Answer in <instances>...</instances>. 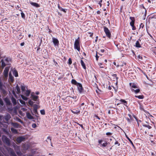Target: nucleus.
I'll return each instance as SVG.
<instances>
[{
    "label": "nucleus",
    "mask_w": 156,
    "mask_h": 156,
    "mask_svg": "<svg viewBox=\"0 0 156 156\" xmlns=\"http://www.w3.org/2000/svg\"><path fill=\"white\" fill-rule=\"evenodd\" d=\"M74 48L78 51H80V37H78L76 40L74 44Z\"/></svg>",
    "instance_id": "f257e3e1"
},
{
    "label": "nucleus",
    "mask_w": 156,
    "mask_h": 156,
    "mask_svg": "<svg viewBox=\"0 0 156 156\" xmlns=\"http://www.w3.org/2000/svg\"><path fill=\"white\" fill-rule=\"evenodd\" d=\"M103 28L104 31L105 32L106 36L108 37L110 39L111 37V34L109 30L107 27L105 26Z\"/></svg>",
    "instance_id": "f03ea898"
},
{
    "label": "nucleus",
    "mask_w": 156,
    "mask_h": 156,
    "mask_svg": "<svg viewBox=\"0 0 156 156\" xmlns=\"http://www.w3.org/2000/svg\"><path fill=\"white\" fill-rule=\"evenodd\" d=\"M76 86H77V89L79 93L80 94L82 93L84 90V89L82 84L80 83H79Z\"/></svg>",
    "instance_id": "7ed1b4c3"
},
{
    "label": "nucleus",
    "mask_w": 156,
    "mask_h": 156,
    "mask_svg": "<svg viewBox=\"0 0 156 156\" xmlns=\"http://www.w3.org/2000/svg\"><path fill=\"white\" fill-rule=\"evenodd\" d=\"M2 140L6 144H7L9 145L10 144V141L9 138L5 136H4L2 137Z\"/></svg>",
    "instance_id": "20e7f679"
},
{
    "label": "nucleus",
    "mask_w": 156,
    "mask_h": 156,
    "mask_svg": "<svg viewBox=\"0 0 156 156\" xmlns=\"http://www.w3.org/2000/svg\"><path fill=\"white\" fill-rule=\"evenodd\" d=\"M25 139V138L23 136H19L18 137L16 140V141L18 143H20L22 141H24Z\"/></svg>",
    "instance_id": "39448f33"
},
{
    "label": "nucleus",
    "mask_w": 156,
    "mask_h": 156,
    "mask_svg": "<svg viewBox=\"0 0 156 156\" xmlns=\"http://www.w3.org/2000/svg\"><path fill=\"white\" fill-rule=\"evenodd\" d=\"M9 69V67H6L3 73L5 77H6L8 76V72Z\"/></svg>",
    "instance_id": "423d86ee"
},
{
    "label": "nucleus",
    "mask_w": 156,
    "mask_h": 156,
    "mask_svg": "<svg viewBox=\"0 0 156 156\" xmlns=\"http://www.w3.org/2000/svg\"><path fill=\"white\" fill-rule=\"evenodd\" d=\"M103 141L102 140H98V143L99 144H101L102 147H105L107 145L108 143L107 141H105L104 143L102 144V143Z\"/></svg>",
    "instance_id": "0eeeda50"
},
{
    "label": "nucleus",
    "mask_w": 156,
    "mask_h": 156,
    "mask_svg": "<svg viewBox=\"0 0 156 156\" xmlns=\"http://www.w3.org/2000/svg\"><path fill=\"white\" fill-rule=\"evenodd\" d=\"M4 100L6 103V105H12L8 97H6L4 98Z\"/></svg>",
    "instance_id": "6e6552de"
},
{
    "label": "nucleus",
    "mask_w": 156,
    "mask_h": 156,
    "mask_svg": "<svg viewBox=\"0 0 156 156\" xmlns=\"http://www.w3.org/2000/svg\"><path fill=\"white\" fill-rule=\"evenodd\" d=\"M53 42L55 46H58L59 41L57 39L54 37L52 38Z\"/></svg>",
    "instance_id": "1a4fd4ad"
},
{
    "label": "nucleus",
    "mask_w": 156,
    "mask_h": 156,
    "mask_svg": "<svg viewBox=\"0 0 156 156\" xmlns=\"http://www.w3.org/2000/svg\"><path fill=\"white\" fill-rule=\"evenodd\" d=\"M34 92H32L31 93V96L32 98V100L35 101H36L37 100L39 96H36L34 94Z\"/></svg>",
    "instance_id": "9d476101"
},
{
    "label": "nucleus",
    "mask_w": 156,
    "mask_h": 156,
    "mask_svg": "<svg viewBox=\"0 0 156 156\" xmlns=\"http://www.w3.org/2000/svg\"><path fill=\"white\" fill-rule=\"evenodd\" d=\"M129 19L131 20V21L130 23V24L131 26L134 25L135 21L134 17H130Z\"/></svg>",
    "instance_id": "9b49d317"
},
{
    "label": "nucleus",
    "mask_w": 156,
    "mask_h": 156,
    "mask_svg": "<svg viewBox=\"0 0 156 156\" xmlns=\"http://www.w3.org/2000/svg\"><path fill=\"white\" fill-rule=\"evenodd\" d=\"M129 85L131 88H137V86L136 84L133 83H130Z\"/></svg>",
    "instance_id": "f8f14e48"
},
{
    "label": "nucleus",
    "mask_w": 156,
    "mask_h": 156,
    "mask_svg": "<svg viewBox=\"0 0 156 156\" xmlns=\"http://www.w3.org/2000/svg\"><path fill=\"white\" fill-rule=\"evenodd\" d=\"M120 101L121 102L120 103H122L125 106L128 107L127 102L126 100L123 99H121L120 100Z\"/></svg>",
    "instance_id": "ddd939ff"
},
{
    "label": "nucleus",
    "mask_w": 156,
    "mask_h": 156,
    "mask_svg": "<svg viewBox=\"0 0 156 156\" xmlns=\"http://www.w3.org/2000/svg\"><path fill=\"white\" fill-rule=\"evenodd\" d=\"M30 3L31 5H32L35 6L36 7L38 8L40 6L38 3H36V2H30Z\"/></svg>",
    "instance_id": "4468645a"
},
{
    "label": "nucleus",
    "mask_w": 156,
    "mask_h": 156,
    "mask_svg": "<svg viewBox=\"0 0 156 156\" xmlns=\"http://www.w3.org/2000/svg\"><path fill=\"white\" fill-rule=\"evenodd\" d=\"M26 116L28 119H34L33 116L29 112H27L26 113Z\"/></svg>",
    "instance_id": "2eb2a0df"
},
{
    "label": "nucleus",
    "mask_w": 156,
    "mask_h": 156,
    "mask_svg": "<svg viewBox=\"0 0 156 156\" xmlns=\"http://www.w3.org/2000/svg\"><path fill=\"white\" fill-rule=\"evenodd\" d=\"M11 100L12 103L14 105H16L17 102L16 100L13 97H12L11 98Z\"/></svg>",
    "instance_id": "dca6fc26"
},
{
    "label": "nucleus",
    "mask_w": 156,
    "mask_h": 156,
    "mask_svg": "<svg viewBox=\"0 0 156 156\" xmlns=\"http://www.w3.org/2000/svg\"><path fill=\"white\" fill-rule=\"evenodd\" d=\"M74 110H71V112L73 114H77L78 113H80V111L79 110H76V109H73Z\"/></svg>",
    "instance_id": "f3484780"
},
{
    "label": "nucleus",
    "mask_w": 156,
    "mask_h": 156,
    "mask_svg": "<svg viewBox=\"0 0 156 156\" xmlns=\"http://www.w3.org/2000/svg\"><path fill=\"white\" fill-rule=\"evenodd\" d=\"M80 63H81V65L82 67H83V68L84 69L86 70V65L83 60H81Z\"/></svg>",
    "instance_id": "a211bd4d"
},
{
    "label": "nucleus",
    "mask_w": 156,
    "mask_h": 156,
    "mask_svg": "<svg viewBox=\"0 0 156 156\" xmlns=\"http://www.w3.org/2000/svg\"><path fill=\"white\" fill-rule=\"evenodd\" d=\"M11 118V116L9 114H7L5 116V119L6 121H8Z\"/></svg>",
    "instance_id": "6ab92c4d"
},
{
    "label": "nucleus",
    "mask_w": 156,
    "mask_h": 156,
    "mask_svg": "<svg viewBox=\"0 0 156 156\" xmlns=\"http://www.w3.org/2000/svg\"><path fill=\"white\" fill-rule=\"evenodd\" d=\"M9 79L12 83L14 81V77L11 73L9 74Z\"/></svg>",
    "instance_id": "aec40b11"
},
{
    "label": "nucleus",
    "mask_w": 156,
    "mask_h": 156,
    "mask_svg": "<svg viewBox=\"0 0 156 156\" xmlns=\"http://www.w3.org/2000/svg\"><path fill=\"white\" fill-rule=\"evenodd\" d=\"M87 99L86 97L84 95H83L81 96L80 100V102H82L83 101H84L85 100H86Z\"/></svg>",
    "instance_id": "412c9836"
},
{
    "label": "nucleus",
    "mask_w": 156,
    "mask_h": 156,
    "mask_svg": "<svg viewBox=\"0 0 156 156\" xmlns=\"http://www.w3.org/2000/svg\"><path fill=\"white\" fill-rule=\"evenodd\" d=\"M140 109L141 111H142L146 113L149 114V113L146 110H145L144 109V107L142 105H141L140 106Z\"/></svg>",
    "instance_id": "4be33fe9"
},
{
    "label": "nucleus",
    "mask_w": 156,
    "mask_h": 156,
    "mask_svg": "<svg viewBox=\"0 0 156 156\" xmlns=\"http://www.w3.org/2000/svg\"><path fill=\"white\" fill-rule=\"evenodd\" d=\"M11 130L12 133L16 134H17L18 133V131L17 130L13 128H11Z\"/></svg>",
    "instance_id": "5701e85b"
},
{
    "label": "nucleus",
    "mask_w": 156,
    "mask_h": 156,
    "mask_svg": "<svg viewBox=\"0 0 156 156\" xmlns=\"http://www.w3.org/2000/svg\"><path fill=\"white\" fill-rule=\"evenodd\" d=\"M151 50L153 53V54L156 55V47H154L151 48Z\"/></svg>",
    "instance_id": "b1692460"
},
{
    "label": "nucleus",
    "mask_w": 156,
    "mask_h": 156,
    "mask_svg": "<svg viewBox=\"0 0 156 156\" xmlns=\"http://www.w3.org/2000/svg\"><path fill=\"white\" fill-rule=\"evenodd\" d=\"M71 83L72 84H74L76 85H78L79 83H78L76 80L74 79H72L71 80Z\"/></svg>",
    "instance_id": "393cba45"
},
{
    "label": "nucleus",
    "mask_w": 156,
    "mask_h": 156,
    "mask_svg": "<svg viewBox=\"0 0 156 156\" xmlns=\"http://www.w3.org/2000/svg\"><path fill=\"white\" fill-rule=\"evenodd\" d=\"M131 90L132 92H134L136 94H137L140 91V90L139 89H137L136 90L131 89Z\"/></svg>",
    "instance_id": "a878e982"
},
{
    "label": "nucleus",
    "mask_w": 156,
    "mask_h": 156,
    "mask_svg": "<svg viewBox=\"0 0 156 156\" xmlns=\"http://www.w3.org/2000/svg\"><path fill=\"white\" fill-rule=\"evenodd\" d=\"M12 124L14 127L16 128H18L19 126V124L16 122H12Z\"/></svg>",
    "instance_id": "bb28decb"
},
{
    "label": "nucleus",
    "mask_w": 156,
    "mask_h": 156,
    "mask_svg": "<svg viewBox=\"0 0 156 156\" xmlns=\"http://www.w3.org/2000/svg\"><path fill=\"white\" fill-rule=\"evenodd\" d=\"M51 139L50 136H48L47 138V140H46V142L48 143L50 142L51 144V146H52L51 142Z\"/></svg>",
    "instance_id": "cd10ccee"
},
{
    "label": "nucleus",
    "mask_w": 156,
    "mask_h": 156,
    "mask_svg": "<svg viewBox=\"0 0 156 156\" xmlns=\"http://www.w3.org/2000/svg\"><path fill=\"white\" fill-rule=\"evenodd\" d=\"M135 46L136 48H140L141 45L138 41H137L135 44Z\"/></svg>",
    "instance_id": "c85d7f7f"
},
{
    "label": "nucleus",
    "mask_w": 156,
    "mask_h": 156,
    "mask_svg": "<svg viewBox=\"0 0 156 156\" xmlns=\"http://www.w3.org/2000/svg\"><path fill=\"white\" fill-rule=\"evenodd\" d=\"M135 97L136 98H137L139 99H143L144 98V96L143 95H138V96L135 95Z\"/></svg>",
    "instance_id": "c756f323"
},
{
    "label": "nucleus",
    "mask_w": 156,
    "mask_h": 156,
    "mask_svg": "<svg viewBox=\"0 0 156 156\" xmlns=\"http://www.w3.org/2000/svg\"><path fill=\"white\" fill-rule=\"evenodd\" d=\"M16 89L17 90V94H20V89L18 85H17L16 87Z\"/></svg>",
    "instance_id": "7c9ffc66"
},
{
    "label": "nucleus",
    "mask_w": 156,
    "mask_h": 156,
    "mask_svg": "<svg viewBox=\"0 0 156 156\" xmlns=\"http://www.w3.org/2000/svg\"><path fill=\"white\" fill-rule=\"evenodd\" d=\"M70 96H67L65 99L64 100H65V102L69 103V102H70Z\"/></svg>",
    "instance_id": "2f4dec72"
},
{
    "label": "nucleus",
    "mask_w": 156,
    "mask_h": 156,
    "mask_svg": "<svg viewBox=\"0 0 156 156\" xmlns=\"http://www.w3.org/2000/svg\"><path fill=\"white\" fill-rule=\"evenodd\" d=\"M1 62L2 67V68H3L6 66L5 63L2 59L1 61Z\"/></svg>",
    "instance_id": "473e14b6"
},
{
    "label": "nucleus",
    "mask_w": 156,
    "mask_h": 156,
    "mask_svg": "<svg viewBox=\"0 0 156 156\" xmlns=\"http://www.w3.org/2000/svg\"><path fill=\"white\" fill-rule=\"evenodd\" d=\"M111 75L113 77L114 79H115L117 80H118V77L117 76L116 74L112 73Z\"/></svg>",
    "instance_id": "72a5a7b5"
},
{
    "label": "nucleus",
    "mask_w": 156,
    "mask_h": 156,
    "mask_svg": "<svg viewBox=\"0 0 156 156\" xmlns=\"http://www.w3.org/2000/svg\"><path fill=\"white\" fill-rule=\"evenodd\" d=\"M30 93V90H27L25 92V94L27 97L29 96V95Z\"/></svg>",
    "instance_id": "f704fd0d"
},
{
    "label": "nucleus",
    "mask_w": 156,
    "mask_h": 156,
    "mask_svg": "<svg viewBox=\"0 0 156 156\" xmlns=\"http://www.w3.org/2000/svg\"><path fill=\"white\" fill-rule=\"evenodd\" d=\"M13 74L16 77H18V72L16 70L14 71Z\"/></svg>",
    "instance_id": "c9c22d12"
},
{
    "label": "nucleus",
    "mask_w": 156,
    "mask_h": 156,
    "mask_svg": "<svg viewBox=\"0 0 156 156\" xmlns=\"http://www.w3.org/2000/svg\"><path fill=\"white\" fill-rule=\"evenodd\" d=\"M143 126L147 128L148 129H151L152 128L149 125H147L145 124H143Z\"/></svg>",
    "instance_id": "e433bc0d"
},
{
    "label": "nucleus",
    "mask_w": 156,
    "mask_h": 156,
    "mask_svg": "<svg viewBox=\"0 0 156 156\" xmlns=\"http://www.w3.org/2000/svg\"><path fill=\"white\" fill-rule=\"evenodd\" d=\"M34 112L36 114H38L37 111V107H34L33 109Z\"/></svg>",
    "instance_id": "4c0bfd02"
},
{
    "label": "nucleus",
    "mask_w": 156,
    "mask_h": 156,
    "mask_svg": "<svg viewBox=\"0 0 156 156\" xmlns=\"http://www.w3.org/2000/svg\"><path fill=\"white\" fill-rule=\"evenodd\" d=\"M21 97L24 100L26 101L27 100L28 98L27 97H25L24 95H21Z\"/></svg>",
    "instance_id": "58836bf2"
},
{
    "label": "nucleus",
    "mask_w": 156,
    "mask_h": 156,
    "mask_svg": "<svg viewBox=\"0 0 156 156\" xmlns=\"http://www.w3.org/2000/svg\"><path fill=\"white\" fill-rule=\"evenodd\" d=\"M28 103L30 105L32 106L33 105L34 102L31 100H30L29 101Z\"/></svg>",
    "instance_id": "ea45409f"
},
{
    "label": "nucleus",
    "mask_w": 156,
    "mask_h": 156,
    "mask_svg": "<svg viewBox=\"0 0 156 156\" xmlns=\"http://www.w3.org/2000/svg\"><path fill=\"white\" fill-rule=\"evenodd\" d=\"M0 105L1 106H3L4 105V103L2 100L0 98Z\"/></svg>",
    "instance_id": "a19ab883"
},
{
    "label": "nucleus",
    "mask_w": 156,
    "mask_h": 156,
    "mask_svg": "<svg viewBox=\"0 0 156 156\" xmlns=\"http://www.w3.org/2000/svg\"><path fill=\"white\" fill-rule=\"evenodd\" d=\"M21 89L22 92H24L25 90V87L24 86H21Z\"/></svg>",
    "instance_id": "79ce46f5"
},
{
    "label": "nucleus",
    "mask_w": 156,
    "mask_h": 156,
    "mask_svg": "<svg viewBox=\"0 0 156 156\" xmlns=\"http://www.w3.org/2000/svg\"><path fill=\"white\" fill-rule=\"evenodd\" d=\"M59 9L61 11H63L65 12H66V11L67 10V9H63L62 7L60 8Z\"/></svg>",
    "instance_id": "37998d69"
},
{
    "label": "nucleus",
    "mask_w": 156,
    "mask_h": 156,
    "mask_svg": "<svg viewBox=\"0 0 156 156\" xmlns=\"http://www.w3.org/2000/svg\"><path fill=\"white\" fill-rule=\"evenodd\" d=\"M20 102L22 105H25V102L24 101H23V100L21 99L20 100Z\"/></svg>",
    "instance_id": "c03bdc74"
},
{
    "label": "nucleus",
    "mask_w": 156,
    "mask_h": 156,
    "mask_svg": "<svg viewBox=\"0 0 156 156\" xmlns=\"http://www.w3.org/2000/svg\"><path fill=\"white\" fill-rule=\"evenodd\" d=\"M40 112L41 114L44 115L45 114V112L44 110H41L40 111Z\"/></svg>",
    "instance_id": "a18cd8bd"
},
{
    "label": "nucleus",
    "mask_w": 156,
    "mask_h": 156,
    "mask_svg": "<svg viewBox=\"0 0 156 156\" xmlns=\"http://www.w3.org/2000/svg\"><path fill=\"white\" fill-rule=\"evenodd\" d=\"M21 17L23 19H25V14L22 12H21Z\"/></svg>",
    "instance_id": "49530a36"
},
{
    "label": "nucleus",
    "mask_w": 156,
    "mask_h": 156,
    "mask_svg": "<svg viewBox=\"0 0 156 156\" xmlns=\"http://www.w3.org/2000/svg\"><path fill=\"white\" fill-rule=\"evenodd\" d=\"M144 27V25L143 24V23H141L140 24L139 28L140 29V28H143Z\"/></svg>",
    "instance_id": "de8ad7c7"
},
{
    "label": "nucleus",
    "mask_w": 156,
    "mask_h": 156,
    "mask_svg": "<svg viewBox=\"0 0 156 156\" xmlns=\"http://www.w3.org/2000/svg\"><path fill=\"white\" fill-rule=\"evenodd\" d=\"M69 65H71L72 63V59L71 58H69L68 60V63Z\"/></svg>",
    "instance_id": "09e8293b"
},
{
    "label": "nucleus",
    "mask_w": 156,
    "mask_h": 156,
    "mask_svg": "<svg viewBox=\"0 0 156 156\" xmlns=\"http://www.w3.org/2000/svg\"><path fill=\"white\" fill-rule=\"evenodd\" d=\"M98 64L99 66H100V68H104V66H102L103 65V64H102V63H98Z\"/></svg>",
    "instance_id": "8fccbe9b"
},
{
    "label": "nucleus",
    "mask_w": 156,
    "mask_h": 156,
    "mask_svg": "<svg viewBox=\"0 0 156 156\" xmlns=\"http://www.w3.org/2000/svg\"><path fill=\"white\" fill-rule=\"evenodd\" d=\"M102 0H100L98 2V4L100 5V7H101L102 6Z\"/></svg>",
    "instance_id": "3c124183"
},
{
    "label": "nucleus",
    "mask_w": 156,
    "mask_h": 156,
    "mask_svg": "<svg viewBox=\"0 0 156 156\" xmlns=\"http://www.w3.org/2000/svg\"><path fill=\"white\" fill-rule=\"evenodd\" d=\"M112 133H111L110 132H107L106 133V135L108 136H111L112 135Z\"/></svg>",
    "instance_id": "603ef678"
},
{
    "label": "nucleus",
    "mask_w": 156,
    "mask_h": 156,
    "mask_svg": "<svg viewBox=\"0 0 156 156\" xmlns=\"http://www.w3.org/2000/svg\"><path fill=\"white\" fill-rule=\"evenodd\" d=\"M128 140L129 141V142H130V143L131 144H132V146L133 147H134V144H133L132 141L131 140H130V139L129 138V139H128Z\"/></svg>",
    "instance_id": "864d4df0"
},
{
    "label": "nucleus",
    "mask_w": 156,
    "mask_h": 156,
    "mask_svg": "<svg viewBox=\"0 0 156 156\" xmlns=\"http://www.w3.org/2000/svg\"><path fill=\"white\" fill-rule=\"evenodd\" d=\"M138 58L139 60H142L143 59V57L140 55H139L137 57Z\"/></svg>",
    "instance_id": "5fc2aeb1"
},
{
    "label": "nucleus",
    "mask_w": 156,
    "mask_h": 156,
    "mask_svg": "<svg viewBox=\"0 0 156 156\" xmlns=\"http://www.w3.org/2000/svg\"><path fill=\"white\" fill-rule=\"evenodd\" d=\"M95 57H96V60L97 61H98V58H99V56H98V52H97V51L96 52V55H95Z\"/></svg>",
    "instance_id": "6e6d98bb"
},
{
    "label": "nucleus",
    "mask_w": 156,
    "mask_h": 156,
    "mask_svg": "<svg viewBox=\"0 0 156 156\" xmlns=\"http://www.w3.org/2000/svg\"><path fill=\"white\" fill-rule=\"evenodd\" d=\"M32 126L33 128H35L37 126L36 124L35 123H33L32 125Z\"/></svg>",
    "instance_id": "4d7b16f0"
},
{
    "label": "nucleus",
    "mask_w": 156,
    "mask_h": 156,
    "mask_svg": "<svg viewBox=\"0 0 156 156\" xmlns=\"http://www.w3.org/2000/svg\"><path fill=\"white\" fill-rule=\"evenodd\" d=\"M132 27V30H135L136 29V27L134 25L133 26H131Z\"/></svg>",
    "instance_id": "13d9d810"
},
{
    "label": "nucleus",
    "mask_w": 156,
    "mask_h": 156,
    "mask_svg": "<svg viewBox=\"0 0 156 156\" xmlns=\"http://www.w3.org/2000/svg\"><path fill=\"white\" fill-rule=\"evenodd\" d=\"M88 34H90V37H92V36H93V33H91V32H88Z\"/></svg>",
    "instance_id": "bf43d9fd"
},
{
    "label": "nucleus",
    "mask_w": 156,
    "mask_h": 156,
    "mask_svg": "<svg viewBox=\"0 0 156 156\" xmlns=\"http://www.w3.org/2000/svg\"><path fill=\"white\" fill-rule=\"evenodd\" d=\"M5 60L7 62H8L10 60V58H6L5 59Z\"/></svg>",
    "instance_id": "052dcab7"
},
{
    "label": "nucleus",
    "mask_w": 156,
    "mask_h": 156,
    "mask_svg": "<svg viewBox=\"0 0 156 156\" xmlns=\"http://www.w3.org/2000/svg\"><path fill=\"white\" fill-rule=\"evenodd\" d=\"M115 145H116V144H118V146H119L120 145V144L117 141H116L115 143Z\"/></svg>",
    "instance_id": "680f3d73"
},
{
    "label": "nucleus",
    "mask_w": 156,
    "mask_h": 156,
    "mask_svg": "<svg viewBox=\"0 0 156 156\" xmlns=\"http://www.w3.org/2000/svg\"><path fill=\"white\" fill-rule=\"evenodd\" d=\"M140 7L141 8H142L145 10H146V9L145 8L144 6V5L143 4H142L141 5H140Z\"/></svg>",
    "instance_id": "e2e57ef3"
},
{
    "label": "nucleus",
    "mask_w": 156,
    "mask_h": 156,
    "mask_svg": "<svg viewBox=\"0 0 156 156\" xmlns=\"http://www.w3.org/2000/svg\"><path fill=\"white\" fill-rule=\"evenodd\" d=\"M53 61L54 62L55 65L56 66V65L58 64V63H57V62L55 61V59H54L53 60Z\"/></svg>",
    "instance_id": "0e129e2a"
},
{
    "label": "nucleus",
    "mask_w": 156,
    "mask_h": 156,
    "mask_svg": "<svg viewBox=\"0 0 156 156\" xmlns=\"http://www.w3.org/2000/svg\"><path fill=\"white\" fill-rule=\"evenodd\" d=\"M113 64H114V65L116 66H117V67H118L119 66V64H118V65H117V64H116V62H113Z\"/></svg>",
    "instance_id": "69168bd1"
},
{
    "label": "nucleus",
    "mask_w": 156,
    "mask_h": 156,
    "mask_svg": "<svg viewBox=\"0 0 156 156\" xmlns=\"http://www.w3.org/2000/svg\"><path fill=\"white\" fill-rule=\"evenodd\" d=\"M98 37L96 36L95 37V41L96 43H97L98 41Z\"/></svg>",
    "instance_id": "338daca9"
},
{
    "label": "nucleus",
    "mask_w": 156,
    "mask_h": 156,
    "mask_svg": "<svg viewBox=\"0 0 156 156\" xmlns=\"http://www.w3.org/2000/svg\"><path fill=\"white\" fill-rule=\"evenodd\" d=\"M95 116L97 119H98L99 120H100V118L99 117V116L98 115H95Z\"/></svg>",
    "instance_id": "774afa93"
}]
</instances>
